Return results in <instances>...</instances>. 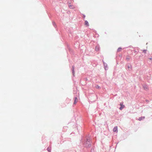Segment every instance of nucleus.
<instances>
[{"instance_id":"11","label":"nucleus","mask_w":152,"mask_h":152,"mask_svg":"<svg viewBox=\"0 0 152 152\" xmlns=\"http://www.w3.org/2000/svg\"><path fill=\"white\" fill-rule=\"evenodd\" d=\"M145 89V90H147L148 89V87H146V88H144Z\"/></svg>"},{"instance_id":"4","label":"nucleus","mask_w":152,"mask_h":152,"mask_svg":"<svg viewBox=\"0 0 152 152\" xmlns=\"http://www.w3.org/2000/svg\"><path fill=\"white\" fill-rule=\"evenodd\" d=\"M99 46H96L95 48V50L96 51H98L99 50Z\"/></svg>"},{"instance_id":"6","label":"nucleus","mask_w":152,"mask_h":152,"mask_svg":"<svg viewBox=\"0 0 152 152\" xmlns=\"http://www.w3.org/2000/svg\"><path fill=\"white\" fill-rule=\"evenodd\" d=\"M77 102V98L76 97H75V101H74V104H75Z\"/></svg>"},{"instance_id":"9","label":"nucleus","mask_w":152,"mask_h":152,"mask_svg":"<svg viewBox=\"0 0 152 152\" xmlns=\"http://www.w3.org/2000/svg\"><path fill=\"white\" fill-rule=\"evenodd\" d=\"M146 50H143V51L144 53H146Z\"/></svg>"},{"instance_id":"7","label":"nucleus","mask_w":152,"mask_h":152,"mask_svg":"<svg viewBox=\"0 0 152 152\" xmlns=\"http://www.w3.org/2000/svg\"><path fill=\"white\" fill-rule=\"evenodd\" d=\"M122 50V49L121 48H119L117 50V51L118 52H120Z\"/></svg>"},{"instance_id":"10","label":"nucleus","mask_w":152,"mask_h":152,"mask_svg":"<svg viewBox=\"0 0 152 152\" xmlns=\"http://www.w3.org/2000/svg\"><path fill=\"white\" fill-rule=\"evenodd\" d=\"M99 88V87L98 86H96V88Z\"/></svg>"},{"instance_id":"2","label":"nucleus","mask_w":152,"mask_h":152,"mask_svg":"<svg viewBox=\"0 0 152 152\" xmlns=\"http://www.w3.org/2000/svg\"><path fill=\"white\" fill-rule=\"evenodd\" d=\"M113 131L114 132H118V127L117 126L115 127L113 129Z\"/></svg>"},{"instance_id":"12","label":"nucleus","mask_w":152,"mask_h":152,"mask_svg":"<svg viewBox=\"0 0 152 152\" xmlns=\"http://www.w3.org/2000/svg\"><path fill=\"white\" fill-rule=\"evenodd\" d=\"M48 151H50V149L49 148H48Z\"/></svg>"},{"instance_id":"5","label":"nucleus","mask_w":152,"mask_h":152,"mask_svg":"<svg viewBox=\"0 0 152 152\" xmlns=\"http://www.w3.org/2000/svg\"><path fill=\"white\" fill-rule=\"evenodd\" d=\"M74 67L73 66L72 67V73L73 75L74 76V75H75V72L74 71Z\"/></svg>"},{"instance_id":"15","label":"nucleus","mask_w":152,"mask_h":152,"mask_svg":"<svg viewBox=\"0 0 152 152\" xmlns=\"http://www.w3.org/2000/svg\"><path fill=\"white\" fill-rule=\"evenodd\" d=\"M128 68H130V67H129V66H128Z\"/></svg>"},{"instance_id":"14","label":"nucleus","mask_w":152,"mask_h":152,"mask_svg":"<svg viewBox=\"0 0 152 152\" xmlns=\"http://www.w3.org/2000/svg\"><path fill=\"white\" fill-rule=\"evenodd\" d=\"M127 59L129 60V58H127Z\"/></svg>"},{"instance_id":"8","label":"nucleus","mask_w":152,"mask_h":152,"mask_svg":"<svg viewBox=\"0 0 152 152\" xmlns=\"http://www.w3.org/2000/svg\"><path fill=\"white\" fill-rule=\"evenodd\" d=\"M145 118V117H141L139 119H138V120H139V121H141V120H142V119H143Z\"/></svg>"},{"instance_id":"13","label":"nucleus","mask_w":152,"mask_h":152,"mask_svg":"<svg viewBox=\"0 0 152 152\" xmlns=\"http://www.w3.org/2000/svg\"><path fill=\"white\" fill-rule=\"evenodd\" d=\"M149 59H150V60H152V58H149Z\"/></svg>"},{"instance_id":"1","label":"nucleus","mask_w":152,"mask_h":152,"mask_svg":"<svg viewBox=\"0 0 152 152\" xmlns=\"http://www.w3.org/2000/svg\"><path fill=\"white\" fill-rule=\"evenodd\" d=\"M120 105L121 107H120L119 109L121 110L125 107V105H123V103L122 102L120 103Z\"/></svg>"},{"instance_id":"3","label":"nucleus","mask_w":152,"mask_h":152,"mask_svg":"<svg viewBox=\"0 0 152 152\" xmlns=\"http://www.w3.org/2000/svg\"><path fill=\"white\" fill-rule=\"evenodd\" d=\"M85 25L88 26H89V24L88 21L87 20L85 21Z\"/></svg>"}]
</instances>
